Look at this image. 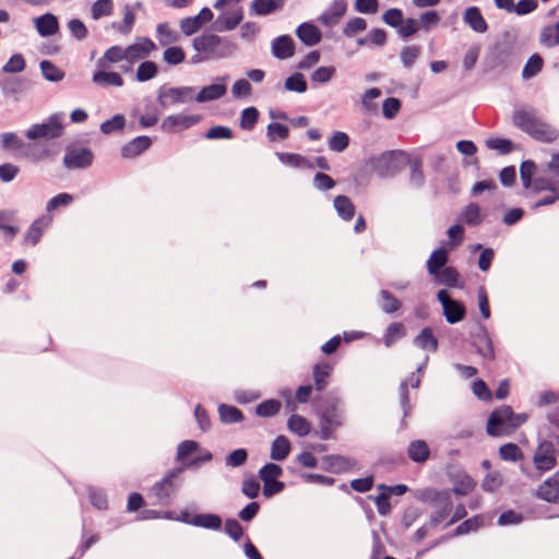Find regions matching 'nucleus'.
<instances>
[{"label": "nucleus", "instance_id": "31", "mask_svg": "<svg viewBox=\"0 0 559 559\" xmlns=\"http://www.w3.org/2000/svg\"><path fill=\"white\" fill-rule=\"evenodd\" d=\"M226 94V86L224 84H211L204 86L194 99L199 103L215 100Z\"/></svg>", "mask_w": 559, "mask_h": 559}, {"label": "nucleus", "instance_id": "24", "mask_svg": "<svg viewBox=\"0 0 559 559\" xmlns=\"http://www.w3.org/2000/svg\"><path fill=\"white\" fill-rule=\"evenodd\" d=\"M272 52L278 59H288L294 56L295 44L288 35H282L272 43Z\"/></svg>", "mask_w": 559, "mask_h": 559}, {"label": "nucleus", "instance_id": "5", "mask_svg": "<svg viewBox=\"0 0 559 559\" xmlns=\"http://www.w3.org/2000/svg\"><path fill=\"white\" fill-rule=\"evenodd\" d=\"M429 503L432 512L428 525L435 528L451 515L453 502L449 491H432Z\"/></svg>", "mask_w": 559, "mask_h": 559}, {"label": "nucleus", "instance_id": "37", "mask_svg": "<svg viewBox=\"0 0 559 559\" xmlns=\"http://www.w3.org/2000/svg\"><path fill=\"white\" fill-rule=\"evenodd\" d=\"M218 414L224 424H235L243 420L242 412L236 406L221 404L218 406Z\"/></svg>", "mask_w": 559, "mask_h": 559}, {"label": "nucleus", "instance_id": "58", "mask_svg": "<svg viewBox=\"0 0 559 559\" xmlns=\"http://www.w3.org/2000/svg\"><path fill=\"white\" fill-rule=\"evenodd\" d=\"M233 130L225 126H214L205 133V138L209 140H229L233 139Z\"/></svg>", "mask_w": 559, "mask_h": 559}, {"label": "nucleus", "instance_id": "34", "mask_svg": "<svg viewBox=\"0 0 559 559\" xmlns=\"http://www.w3.org/2000/svg\"><path fill=\"white\" fill-rule=\"evenodd\" d=\"M334 207L344 221H350L355 215V205L346 195H337L334 199Z\"/></svg>", "mask_w": 559, "mask_h": 559}, {"label": "nucleus", "instance_id": "46", "mask_svg": "<svg viewBox=\"0 0 559 559\" xmlns=\"http://www.w3.org/2000/svg\"><path fill=\"white\" fill-rule=\"evenodd\" d=\"M325 469L332 473H342L348 467V460L341 455H326L323 459Z\"/></svg>", "mask_w": 559, "mask_h": 559}, {"label": "nucleus", "instance_id": "18", "mask_svg": "<svg viewBox=\"0 0 559 559\" xmlns=\"http://www.w3.org/2000/svg\"><path fill=\"white\" fill-rule=\"evenodd\" d=\"M559 472L547 478L537 489L536 496L547 502H559Z\"/></svg>", "mask_w": 559, "mask_h": 559}, {"label": "nucleus", "instance_id": "55", "mask_svg": "<svg viewBox=\"0 0 559 559\" xmlns=\"http://www.w3.org/2000/svg\"><path fill=\"white\" fill-rule=\"evenodd\" d=\"M287 91L304 93L307 91V82L301 73H294L285 81Z\"/></svg>", "mask_w": 559, "mask_h": 559}, {"label": "nucleus", "instance_id": "30", "mask_svg": "<svg viewBox=\"0 0 559 559\" xmlns=\"http://www.w3.org/2000/svg\"><path fill=\"white\" fill-rule=\"evenodd\" d=\"M190 524L209 530H219L222 527V519L212 513L195 514L191 518Z\"/></svg>", "mask_w": 559, "mask_h": 559}, {"label": "nucleus", "instance_id": "6", "mask_svg": "<svg viewBox=\"0 0 559 559\" xmlns=\"http://www.w3.org/2000/svg\"><path fill=\"white\" fill-rule=\"evenodd\" d=\"M63 134V124L60 115H51L47 121L33 124L26 132L29 140H53Z\"/></svg>", "mask_w": 559, "mask_h": 559}, {"label": "nucleus", "instance_id": "2", "mask_svg": "<svg viewBox=\"0 0 559 559\" xmlns=\"http://www.w3.org/2000/svg\"><path fill=\"white\" fill-rule=\"evenodd\" d=\"M318 415L320 418L321 439L332 438L333 431L343 425V413L340 409V400L328 396L318 402Z\"/></svg>", "mask_w": 559, "mask_h": 559}, {"label": "nucleus", "instance_id": "60", "mask_svg": "<svg viewBox=\"0 0 559 559\" xmlns=\"http://www.w3.org/2000/svg\"><path fill=\"white\" fill-rule=\"evenodd\" d=\"M383 22L391 27H399L404 22L403 12L401 9L392 8L386 10L382 15Z\"/></svg>", "mask_w": 559, "mask_h": 559}, {"label": "nucleus", "instance_id": "21", "mask_svg": "<svg viewBox=\"0 0 559 559\" xmlns=\"http://www.w3.org/2000/svg\"><path fill=\"white\" fill-rule=\"evenodd\" d=\"M347 4L344 0H336L332 5L320 16V22L324 26L336 25L342 16L345 14Z\"/></svg>", "mask_w": 559, "mask_h": 559}, {"label": "nucleus", "instance_id": "64", "mask_svg": "<svg viewBox=\"0 0 559 559\" xmlns=\"http://www.w3.org/2000/svg\"><path fill=\"white\" fill-rule=\"evenodd\" d=\"M185 57L186 55L182 48L177 46L165 49L163 55L164 61L173 66L181 63L185 60Z\"/></svg>", "mask_w": 559, "mask_h": 559}, {"label": "nucleus", "instance_id": "41", "mask_svg": "<svg viewBox=\"0 0 559 559\" xmlns=\"http://www.w3.org/2000/svg\"><path fill=\"white\" fill-rule=\"evenodd\" d=\"M539 40L546 47L559 45V21L554 25L545 26L540 32Z\"/></svg>", "mask_w": 559, "mask_h": 559}, {"label": "nucleus", "instance_id": "9", "mask_svg": "<svg viewBox=\"0 0 559 559\" xmlns=\"http://www.w3.org/2000/svg\"><path fill=\"white\" fill-rule=\"evenodd\" d=\"M94 154L87 147H68L63 164L68 169L86 168L93 163Z\"/></svg>", "mask_w": 559, "mask_h": 559}, {"label": "nucleus", "instance_id": "36", "mask_svg": "<svg viewBox=\"0 0 559 559\" xmlns=\"http://www.w3.org/2000/svg\"><path fill=\"white\" fill-rule=\"evenodd\" d=\"M93 82L98 85L122 86L123 79L117 72L97 71L93 74Z\"/></svg>", "mask_w": 559, "mask_h": 559}, {"label": "nucleus", "instance_id": "27", "mask_svg": "<svg viewBox=\"0 0 559 559\" xmlns=\"http://www.w3.org/2000/svg\"><path fill=\"white\" fill-rule=\"evenodd\" d=\"M276 156L281 163L294 168L312 169L314 167V164L310 159L297 153L278 152Z\"/></svg>", "mask_w": 559, "mask_h": 559}, {"label": "nucleus", "instance_id": "50", "mask_svg": "<svg viewBox=\"0 0 559 559\" xmlns=\"http://www.w3.org/2000/svg\"><path fill=\"white\" fill-rule=\"evenodd\" d=\"M420 52H421L420 46H417V45L405 46L401 50V53H400V58H401L403 66L407 69L413 67V64L419 57Z\"/></svg>", "mask_w": 559, "mask_h": 559}, {"label": "nucleus", "instance_id": "1", "mask_svg": "<svg viewBox=\"0 0 559 559\" xmlns=\"http://www.w3.org/2000/svg\"><path fill=\"white\" fill-rule=\"evenodd\" d=\"M527 419L525 414H514L510 406L491 412L487 423V433L492 437L508 436Z\"/></svg>", "mask_w": 559, "mask_h": 559}, {"label": "nucleus", "instance_id": "33", "mask_svg": "<svg viewBox=\"0 0 559 559\" xmlns=\"http://www.w3.org/2000/svg\"><path fill=\"white\" fill-rule=\"evenodd\" d=\"M461 219L469 226H477L481 224L484 216L481 214L480 206L473 202L467 204L461 213Z\"/></svg>", "mask_w": 559, "mask_h": 559}, {"label": "nucleus", "instance_id": "16", "mask_svg": "<svg viewBox=\"0 0 559 559\" xmlns=\"http://www.w3.org/2000/svg\"><path fill=\"white\" fill-rule=\"evenodd\" d=\"M152 145V140L146 135H139L121 147V156L123 158H134L148 150Z\"/></svg>", "mask_w": 559, "mask_h": 559}, {"label": "nucleus", "instance_id": "17", "mask_svg": "<svg viewBox=\"0 0 559 559\" xmlns=\"http://www.w3.org/2000/svg\"><path fill=\"white\" fill-rule=\"evenodd\" d=\"M474 345L476 352L485 359L495 360L496 354L491 338L484 325H480L479 332L475 336Z\"/></svg>", "mask_w": 559, "mask_h": 559}, {"label": "nucleus", "instance_id": "10", "mask_svg": "<svg viewBox=\"0 0 559 559\" xmlns=\"http://www.w3.org/2000/svg\"><path fill=\"white\" fill-rule=\"evenodd\" d=\"M200 120L201 116L199 115H169L163 120L160 129L164 132L174 133L177 131L187 130L197 124Z\"/></svg>", "mask_w": 559, "mask_h": 559}, {"label": "nucleus", "instance_id": "62", "mask_svg": "<svg viewBox=\"0 0 559 559\" xmlns=\"http://www.w3.org/2000/svg\"><path fill=\"white\" fill-rule=\"evenodd\" d=\"M289 135V129L285 124L272 122L267 126V136L270 141L286 140Z\"/></svg>", "mask_w": 559, "mask_h": 559}, {"label": "nucleus", "instance_id": "19", "mask_svg": "<svg viewBox=\"0 0 559 559\" xmlns=\"http://www.w3.org/2000/svg\"><path fill=\"white\" fill-rule=\"evenodd\" d=\"M50 223L51 218L49 216H40L35 219L24 236V242L31 246L37 245Z\"/></svg>", "mask_w": 559, "mask_h": 559}, {"label": "nucleus", "instance_id": "44", "mask_svg": "<svg viewBox=\"0 0 559 559\" xmlns=\"http://www.w3.org/2000/svg\"><path fill=\"white\" fill-rule=\"evenodd\" d=\"M381 297V309L385 313H394L399 311L402 307L401 301L389 290L382 289L380 292Z\"/></svg>", "mask_w": 559, "mask_h": 559}, {"label": "nucleus", "instance_id": "4", "mask_svg": "<svg viewBox=\"0 0 559 559\" xmlns=\"http://www.w3.org/2000/svg\"><path fill=\"white\" fill-rule=\"evenodd\" d=\"M193 48L202 55L194 56V62L217 59L225 56L226 41L215 34H203L193 39Z\"/></svg>", "mask_w": 559, "mask_h": 559}, {"label": "nucleus", "instance_id": "48", "mask_svg": "<svg viewBox=\"0 0 559 559\" xmlns=\"http://www.w3.org/2000/svg\"><path fill=\"white\" fill-rule=\"evenodd\" d=\"M158 72L157 64L154 61H143L136 70V80L145 82L156 76Z\"/></svg>", "mask_w": 559, "mask_h": 559}, {"label": "nucleus", "instance_id": "13", "mask_svg": "<svg viewBox=\"0 0 559 559\" xmlns=\"http://www.w3.org/2000/svg\"><path fill=\"white\" fill-rule=\"evenodd\" d=\"M193 99L192 87H171L159 94V103L163 107L183 104Z\"/></svg>", "mask_w": 559, "mask_h": 559}, {"label": "nucleus", "instance_id": "28", "mask_svg": "<svg viewBox=\"0 0 559 559\" xmlns=\"http://www.w3.org/2000/svg\"><path fill=\"white\" fill-rule=\"evenodd\" d=\"M333 367L328 362H321L314 366L313 380L314 388L318 392H322L326 388Z\"/></svg>", "mask_w": 559, "mask_h": 559}, {"label": "nucleus", "instance_id": "7", "mask_svg": "<svg viewBox=\"0 0 559 559\" xmlns=\"http://www.w3.org/2000/svg\"><path fill=\"white\" fill-rule=\"evenodd\" d=\"M442 305L443 314L450 324L457 323L465 318L466 308L463 302L452 299L445 290H440L437 295Z\"/></svg>", "mask_w": 559, "mask_h": 559}, {"label": "nucleus", "instance_id": "53", "mask_svg": "<svg viewBox=\"0 0 559 559\" xmlns=\"http://www.w3.org/2000/svg\"><path fill=\"white\" fill-rule=\"evenodd\" d=\"M499 455L504 461L516 462L522 459V451L515 443H506L499 448Z\"/></svg>", "mask_w": 559, "mask_h": 559}, {"label": "nucleus", "instance_id": "43", "mask_svg": "<svg viewBox=\"0 0 559 559\" xmlns=\"http://www.w3.org/2000/svg\"><path fill=\"white\" fill-rule=\"evenodd\" d=\"M260 117V112L255 107H248L241 111L239 126L242 130L251 131Z\"/></svg>", "mask_w": 559, "mask_h": 559}, {"label": "nucleus", "instance_id": "29", "mask_svg": "<svg viewBox=\"0 0 559 559\" xmlns=\"http://www.w3.org/2000/svg\"><path fill=\"white\" fill-rule=\"evenodd\" d=\"M448 262V252L443 248H439L435 250L428 261H427V271L431 275H438V273L445 267Z\"/></svg>", "mask_w": 559, "mask_h": 559}, {"label": "nucleus", "instance_id": "20", "mask_svg": "<svg viewBox=\"0 0 559 559\" xmlns=\"http://www.w3.org/2000/svg\"><path fill=\"white\" fill-rule=\"evenodd\" d=\"M406 452L408 459L417 464H424L430 457V448L428 443L421 439L409 442Z\"/></svg>", "mask_w": 559, "mask_h": 559}, {"label": "nucleus", "instance_id": "11", "mask_svg": "<svg viewBox=\"0 0 559 559\" xmlns=\"http://www.w3.org/2000/svg\"><path fill=\"white\" fill-rule=\"evenodd\" d=\"M402 151H386L374 160V169L380 176H390L399 170V157L404 156Z\"/></svg>", "mask_w": 559, "mask_h": 559}, {"label": "nucleus", "instance_id": "12", "mask_svg": "<svg viewBox=\"0 0 559 559\" xmlns=\"http://www.w3.org/2000/svg\"><path fill=\"white\" fill-rule=\"evenodd\" d=\"M156 49L155 43L148 37H140L135 43L126 47L127 61L130 63L136 62L146 58L152 51Z\"/></svg>", "mask_w": 559, "mask_h": 559}, {"label": "nucleus", "instance_id": "32", "mask_svg": "<svg viewBox=\"0 0 559 559\" xmlns=\"http://www.w3.org/2000/svg\"><path fill=\"white\" fill-rule=\"evenodd\" d=\"M290 449L289 440L285 436H278L271 445L270 455L275 461H283L289 455Z\"/></svg>", "mask_w": 559, "mask_h": 559}, {"label": "nucleus", "instance_id": "45", "mask_svg": "<svg viewBox=\"0 0 559 559\" xmlns=\"http://www.w3.org/2000/svg\"><path fill=\"white\" fill-rule=\"evenodd\" d=\"M282 407V403L278 400H266L257 405L255 414L260 417H272L276 415Z\"/></svg>", "mask_w": 559, "mask_h": 559}, {"label": "nucleus", "instance_id": "39", "mask_svg": "<svg viewBox=\"0 0 559 559\" xmlns=\"http://www.w3.org/2000/svg\"><path fill=\"white\" fill-rule=\"evenodd\" d=\"M288 429L299 437L307 436L310 432V423L302 416L294 414L288 418Z\"/></svg>", "mask_w": 559, "mask_h": 559}, {"label": "nucleus", "instance_id": "22", "mask_svg": "<svg viewBox=\"0 0 559 559\" xmlns=\"http://www.w3.org/2000/svg\"><path fill=\"white\" fill-rule=\"evenodd\" d=\"M463 20L465 24L476 33L483 34L488 29V24L477 7L467 8L464 12Z\"/></svg>", "mask_w": 559, "mask_h": 559}, {"label": "nucleus", "instance_id": "15", "mask_svg": "<svg viewBox=\"0 0 559 559\" xmlns=\"http://www.w3.org/2000/svg\"><path fill=\"white\" fill-rule=\"evenodd\" d=\"M540 118L534 109L520 108L512 115L513 124L525 133L532 132L533 128L539 122Z\"/></svg>", "mask_w": 559, "mask_h": 559}, {"label": "nucleus", "instance_id": "25", "mask_svg": "<svg viewBox=\"0 0 559 559\" xmlns=\"http://www.w3.org/2000/svg\"><path fill=\"white\" fill-rule=\"evenodd\" d=\"M528 135L539 142L551 143L558 139L559 132L552 126L540 119Z\"/></svg>", "mask_w": 559, "mask_h": 559}, {"label": "nucleus", "instance_id": "49", "mask_svg": "<svg viewBox=\"0 0 559 559\" xmlns=\"http://www.w3.org/2000/svg\"><path fill=\"white\" fill-rule=\"evenodd\" d=\"M114 10L112 0H96L91 9L92 17L98 20L111 15Z\"/></svg>", "mask_w": 559, "mask_h": 559}, {"label": "nucleus", "instance_id": "3", "mask_svg": "<svg viewBox=\"0 0 559 559\" xmlns=\"http://www.w3.org/2000/svg\"><path fill=\"white\" fill-rule=\"evenodd\" d=\"M185 471V466L169 471L159 481H156L148 491V498L152 499L153 506L167 507L171 503L179 485L180 475Z\"/></svg>", "mask_w": 559, "mask_h": 559}, {"label": "nucleus", "instance_id": "61", "mask_svg": "<svg viewBox=\"0 0 559 559\" xmlns=\"http://www.w3.org/2000/svg\"><path fill=\"white\" fill-rule=\"evenodd\" d=\"M535 168H536L535 163L532 160H524L521 164L520 177H521V181H522L524 189H528V186L532 185V181L534 180L533 175H534Z\"/></svg>", "mask_w": 559, "mask_h": 559}, {"label": "nucleus", "instance_id": "40", "mask_svg": "<svg viewBox=\"0 0 559 559\" xmlns=\"http://www.w3.org/2000/svg\"><path fill=\"white\" fill-rule=\"evenodd\" d=\"M544 67V60L538 53L532 55L522 70L523 79L527 80L537 75Z\"/></svg>", "mask_w": 559, "mask_h": 559}, {"label": "nucleus", "instance_id": "63", "mask_svg": "<svg viewBox=\"0 0 559 559\" xmlns=\"http://www.w3.org/2000/svg\"><path fill=\"white\" fill-rule=\"evenodd\" d=\"M248 452L246 449H237L229 453L225 459V464L229 467H239L246 464Z\"/></svg>", "mask_w": 559, "mask_h": 559}, {"label": "nucleus", "instance_id": "57", "mask_svg": "<svg viewBox=\"0 0 559 559\" xmlns=\"http://www.w3.org/2000/svg\"><path fill=\"white\" fill-rule=\"evenodd\" d=\"M483 524V521L479 516H473L471 519L465 520L460 525L456 526L454 530L453 536H461L464 534H467L469 532L476 531L478 527H480Z\"/></svg>", "mask_w": 559, "mask_h": 559}, {"label": "nucleus", "instance_id": "23", "mask_svg": "<svg viewBox=\"0 0 559 559\" xmlns=\"http://www.w3.org/2000/svg\"><path fill=\"white\" fill-rule=\"evenodd\" d=\"M38 34L48 37L56 34L59 29V22L56 15L51 13L43 14L34 20Z\"/></svg>", "mask_w": 559, "mask_h": 559}, {"label": "nucleus", "instance_id": "38", "mask_svg": "<svg viewBox=\"0 0 559 559\" xmlns=\"http://www.w3.org/2000/svg\"><path fill=\"white\" fill-rule=\"evenodd\" d=\"M284 0H253L251 8L258 15L270 14L283 7Z\"/></svg>", "mask_w": 559, "mask_h": 559}, {"label": "nucleus", "instance_id": "8", "mask_svg": "<svg viewBox=\"0 0 559 559\" xmlns=\"http://www.w3.org/2000/svg\"><path fill=\"white\" fill-rule=\"evenodd\" d=\"M555 453L556 450L552 442H540L533 456L535 467L540 472H547L552 469L557 465V459L555 456Z\"/></svg>", "mask_w": 559, "mask_h": 559}, {"label": "nucleus", "instance_id": "56", "mask_svg": "<svg viewBox=\"0 0 559 559\" xmlns=\"http://www.w3.org/2000/svg\"><path fill=\"white\" fill-rule=\"evenodd\" d=\"M282 467L275 463H267L259 471V477L263 483L269 480H275L280 476H282Z\"/></svg>", "mask_w": 559, "mask_h": 559}, {"label": "nucleus", "instance_id": "26", "mask_svg": "<svg viewBox=\"0 0 559 559\" xmlns=\"http://www.w3.org/2000/svg\"><path fill=\"white\" fill-rule=\"evenodd\" d=\"M296 34L307 46H314L321 40V32L313 24L302 23L298 26Z\"/></svg>", "mask_w": 559, "mask_h": 559}, {"label": "nucleus", "instance_id": "59", "mask_svg": "<svg viewBox=\"0 0 559 559\" xmlns=\"http://www.w3.org/2000/svg\"><path fill=\"white\" fill-rule=\"evenodd\" d=\"M135 23V13L130 4L123 7V22L117 26L121 34H129Z\"/></svg>", "mask_w": 559, "mask_h": 559}, {"label": "nucleus", "instance_id": "51", "mask_svg": "<svg viewBox=\"0 0 559 559\" xmlns=\"http://www.w3.org/2000/svg\"><path fill=\"white\" fill-rule=\"evenodd\" d=\"M405 335V328L400 322L391 323L385 331L383 341L385 346H391L395 341Z\"/></svg>", "mask_w": 559, "mask_h": 559}, {"label": "nucleus", "instance_id": "52", "mask_svg": "<svg viewBox=\"0 0 559 559\" xmlns=\"http://www.w3.org/2000/svg\"><path fill=\"white\" fill-rule=\"evenodd\" d=\"M126 118L121 114L115 115L111 119L104 121L100 124V131L104 134H110L115 131H120L124 128Z\"/></svg>", "mask_w": 559, "mask_h": 559}, {"label": "nucleus", "instance_id": "54", "mask_svg": "<svg viewBox=\"0 0 559 559\" xmlns=\"http://www.w3.org/2000/svg\"><path fill=\"white\" fill-rule=\"evenodd\" d=\"M349 145V136L342 131H336L329 140V148L334 152H343Z\"/></svg>", "mask_w": 559, "mask_h": 559}, {"label": "nucleus", "instance_id": "42", "mask_svg": "<svg viewBox=\"0 0 559 559\" xmlns=\"http://www.w3.org/2000/svg\"><path fill=\"white\" fill-rule=\"evenodd\" d=\"M559 189V182L551 181L544 177H536L532 181V185L528 186V189L533 193H540L544 191H550L552 193H557Z\"/></svg>", "mask_w": 559, "mask_h": 559}, {"label": "nucleus", "instance_id": "47", "mask_svg": "<svg viewBox=\"0 0 559 559\" xmlns=\"http://www.w3.org/2000/svg\"><path fill=\"white\" fill-rule=\"evenodd\" d=\"M40 70L44 78L51 82H59L64 78V72L48 60L40 62Z\"/></svg>", "mask_w": 559, "mask_h": 559}, {"label": "nucleus", "instance_id": "35", "mask_svg": "<svg viewBox=\"0 0 559 559\" xmlns=\"http://www.w3.org/2000/svg\"><path fill=\"white\" fill-rule=\"evenodd\" d=\"M414 343L426 350L436 352L438 349V340L435 337L430 328H424L415 337Z\"/></svg>", "mask_w": 559, "mask_h": 559}, {"label": "nucleus", "instance_id": "14", "mask_svg": "<svg viewBox=\"0 0 559 559\" xmlns=\"http://www.w3.org/2000/svg\"><path fill=\"white\" fill-rule=\"evenodd\" d=\"M540 118L534 109L520 108L512 115L513 124L525 133L532 132L533 128L539 122Z\"/></svg>", "mask_w": 559, "mask_h": 559}]
</instances>
